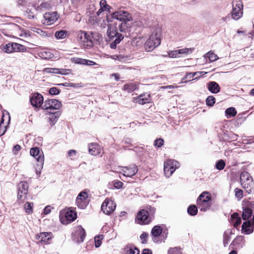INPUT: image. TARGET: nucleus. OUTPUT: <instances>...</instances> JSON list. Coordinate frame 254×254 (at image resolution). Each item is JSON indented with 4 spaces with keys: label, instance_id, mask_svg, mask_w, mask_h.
I'll use <instances>...</instances> for the list:
<instances>
[{
    "label": "nucleus",
    "instance_id": "1",
    "mask_svg": "<svg viewBox=\"0 0 254 254\" xmlns=\"http://www.w3.org/2000/svg\"><path fill=\"white\" fill-rule=\"evenodd\" d=\"M106 18L108 22H112L113 19H117L122 22L126 20L130 21L132 17L131 14L128 11L120 9L107 14Z\"/></svg>",
    "mask_w": 254,
    "mask_h": 254
},
{
    "label": "nucleus",
    "instance_id": "2",
    "mask_svg": "<svg viewBox=\"0 0 254 254\" xmlns=\"http://www.w3.org/2000/svg\"><path fill=\"white\" fill-rule=\"evenodd\" d=\"M211 196L208 192L201 193L196 200V204L201 211L205 212L209 209L211 205Z\"/></svg>",
    "mask_w": 254,
    "mask_h": 254
},
{
    "label": "nucleus",
    "instance_id": "3",
    "mask_svg": "<svg viewBox=\"0 0 254 254\" xmlns=\"http://www.w3.org/2000/svg\"><path fill=\"white\" fill-rule=\"evenodd\" d=\"M93 32H87L85 31H79L77 34L78 42L82 44L84 48L90 49L93 47Z\"/></svg>",
    "mask_w": 254,
    "mask_h": 254
},
{
    "label": "nucleus",
    "instance_id": "4",
    "mask_svg": "<svg viewBox=\"0 0 254 254\" xmlns=\"http://www.w3.org/2000/svg\"><path fill=\"white\" fill-rule=\"evenodd\" d=\"M161 44L160 34L156 30L154 31L149 36L148 39L144 44L145 50L146 52H151Z\"/></svg>",
    "mask_w": 254,
    "mask_h": 254
},
{
    "label": "nucleus",
    "instance_id": "5",
    "mask_svg": "<svg viewBox=\"0 0 254 254\" xmlns=\"http://www.w3.org/2000/svg\"><path fill=\"white\" fill-rule=\"evenodd\" d=\"M107 34L111 41H113L110 44V47L112 49H115L117 45L124 39L123 34L119 33L117 29L108 27Z\"/></svg>",
    "mask_w": 254,
    "mask_h": 254
},
{
    "label": "nucleus",
    "instance_id": "6",
    "mask_svg": "<svg viewBox=\"0 0 254 254\" xmlns=\"http://www.w3.org/2000/svg\"><path fill=\"white\" fill-rule=\"evenodd\" d=\"M30 153L38 162L36 168V174H38V171L39 174H40V171L43 167L44 162V156L43 151L38 147H33L30 149Z\"/></svg>",
    "mask_w": 254,
    "mask_h": 254
},
{
    "label": "nucleus",
    "instance_id": "7",
    "mask_svg": "<svg viewBox=\"0 0 254 254\" xmlns=\"http://www.w3.org/2000/svg\"><path fill=\"white\" fill-rule=\"evenodd\" d=\"M241 184L246 191L251 193L253 188V179L250 174L246 171H243L240 175Z\"/></svg>",
    "mask_w": 254,
    "mask_h": 254
},
{
    "label": "nucleus",
    "instance_id": "8",
    "mask_svg": "<svg viewBox=\"0 0 254 254\" xmlns=\"http://www.w3.org/2000/svg\"><path fill=\"white\" fill-rule=\"evenodd\" d=\"M152 220V216H149V211L143 209L137 214L135 222L140 225L149 224Z\"/></svg>",
    "mask_w": 254,
    "mask_h": 254
},
{
    "label": "nucleus",
    "instance_id": "9",
    "mask_svg": "<svg viewBox=\"0 0 254 254\" xmlns=\"http://www.w3.org/2000/svg\"><path fill=\"white\" fill-rule=\"evenodd\" d=\"M179 162L174 160L169 159L164 163V172L166 177L169 178L175 172Z\"/></svg>",
    "mask_w": 254,
    "mask_h": 254
},
{
    "label": "nucleus",
    "instance_id": "10",
    "mask_svg": "<svg viewBox=\"0 0 254 254\" xmlns=\"http://www.w3.org/2000/svg\"><path fill=\"white\" fill-rule=\"evenodd\" d=\"M88 194L86 192L82 191L80 192L76 200V203L77 207L81 209H84L88 204Z\"/></svg>",
    "mask_w": 254,
    "mask_h": 254
},
{
    "label": "nucleus",
    "instance_id": "11",
    "mask_svg": "<svg viewBox=\"0 0 254 254\" xmlns=\"http://www.w3.org/2000/svg\"><path fill=\"white\" fill-rule=\"evenodd\" d=\"M116 204L112 201L106 198L101 205V210L104 213L110 215L116 208Z\"/></svg>",
    "mask_w": 254,
    "mask_h": 254
},
{
    "label": "nucleus",
    "instance_id": "12",
    "mask_svg": "<svg viewBox=\"0 0 254 254\" xmlns=\"http://www.w3.org/2000/svg\"><path fill=\"white\" fill-rule=\"evenodd\" d=\"M121 168V171L123 172V176L127 177L133 176L138 171L137 166L134 164H131L128 166L122 167Z\"/></svg>",
    "mask_w": 254,
    "mask_h": 254
},
{
    "label": "nucleus",
    "instance_id": "13",
    "mask_svg": "<svg viewBox=\"0 0 254 254\" xmlns=\"http://www.w3.org/2000/svg\"><path fill=\"white\" fill-rule=\"evenodd\" d=\"M28 185L25 181L21 182L18 185V191L17 198L18 199L23 200L26 198L28 193Z\"/></svg>",
    "mask_w": 254,
    "mask_h": 254
},
{
    "label": "nucleus",
    "instance_id": "14",
    "mask_svg": "<svg viewBox=\"0 0 254 254\" xmlns=\"http://www.w3.org/2000/svg\"><path fill=\"white\" fill-rule=\"evenodd\" d=\"M43 97L38 93L33 94L30 98L31 105L36 108L41 106L43 103Z\"/></svg>",
    "mask_w": 254,
    "mask_h": 254
},
{
    "label": "nucleus",
    "instance_id": "15",
    "mask_svg": "<svg viewBox=\"0 0 254 254\" xmlns=\"http://www.w3.org/2000/svg\"><path fill=\"white\" fill-rule=\"evenodd\" d=\"M45 24L50 25L54 23L58 18L57 12H46L44 14Z\"/></svg>",
    "mask_w": 254,
    "mask_h": 254
},
{
    "label": "nucleus",
    "instance_id": "16",
    "mask_svg": "<svg viewBox=\"0 0 254 254\" xmlns=\"http://www.w3.org/2000/svg\"><path fill=\"white\" fill-rule=\"evenodd\" d=\"M244 241V237L243 236H237L232 241L230 247L234 249H240L243 247Z\"/></svg>",
    "mask_w": 254,
    "mask_h": 254
},
{
    "label": "nucleus",
    "instance_id": "17",
    "mask_svg": "<svg viewBox=\"0 0 254 254\" xmlns=\"http://www.w3.org/2000/svg\"><path fill=\"white\" fill-rule=\"evenodd\" d=\"M74 235L77 237L78 243L83 242L86 236L85 230L79 226L76 228Z\"/></svg>",
    "mask_w": 254,
    "mask_h": 254
},
{
    "label": "nucleus",
    "instance_id": "18",
    "mask_svg": "<svg viewBox=\"0 0 254 254\" xmlns=\"http://www.w3.org/2000/svg\"><path fill=\"white\" fill-rule=\"evenodd\" d=\"M208 90L213 94L218 93L220 91V87L215 81H210L207 84Z\"/></svg>",
    "mask_w": 254,
    "mask_h": 254
},
{
    "label": "nucleus",
    "instance_id": "19",
    "mask_svg": "<svg viewBox=\"0 0 254 254\" xmlns=\"http://www.w3.org/2000/svg\"><path fill=\"white\" fill-rule=\"evenodd\" d=\"M125 254H139V250L132 244L127 245L124 249Z\"/></svg>",
    "mask_w": 254,
    "mask_h": 254
},
{
    "label": "nucleus",
    "instance_id": "20",
    "mask_svg": "<svg viewBox=\"0 0 254 254\" xmlns=\"http://www.w3.org/2000/svg\"><path fill=\"white\" fill-rule=\"evenodd\" d=\"M51 233H41L36 236V239L39 240L40 242L45 244L48 243L51 238Z\"/></svg>",
    "mask_w": 254,
    "mask_h": 254
},
{
    "label": "nucleus",
    "instance_id": "21",
    "mask_svg": "<svg viewBox=\"0 0 254 254\" xmlns=\"http://www.w3.org/2000/svg\"><path fill=\"white\" fill-rule=\"evenodd\" d=\"M231 223L234 227L237 228L241 223V218L237 212L233 213L231 216Z\"/></svg>",
    "mask_w": 254,
    "mask_h": 254
},
{
    "label": "nucleus",
    "instance_id": "22",
    "mask_svg": "<svg viewBox=\"0 0 254 254\" xmlns=\"http://www.w3.org/2000/svg\"><path fill=\"white\" fill-rule=\"evenodd\" d=\"M49 112L50 113L49 122L51 125L53 126L57 122L61 113L60 111H56L54 112H51V111H50Z\"/></svg>",
    "mask_w": 254,
    "mask_h": 254
},
{
    "label": "nucleus",
    "instance_id": "23",
    "mask_svg": "<svg viewBox=\"0 0 254 254\" xmlns=\"http://www.w3.org/2000/svg\"><path fill=\"white\" fill-rule=\"evenodd\" d=\"M88 151L92 155H97L100 153L98 145L95 143H91L88 145Z\"/></svg>",
    "mask_w": 254,
    "mask_h": 254
},
{
    "label": "nucleus",
    "instance_id": "24",
    "mask_svg": "<svg viewBox=\"0 0 254 254\" xmlns=\"http://www.w3.org/2000/svg\"><path fill=\"white\" fill-rule=\"evenodd\" d=\"M138 88L137 83L135 82H130L124 85L123 89L128 93H131Z\"/></svg>",
    "mask_w": 254,
    "mask_h": 254
},
{
    "label": "nucleus",
    "instance_id": "25",
    "mask_svg": "<svg viewBox=\"0 0 254 254\" xmlns=\"http://www.w3.org/2000/svg\"><path fill=\"white\" fill-rule=\"evenodd\" d=\"M243 10L241 9H237L234 5H233V9L231 12L232 17L234 20H238L240 19L243 15Z\"/></svg>",
    "mask_w": 254,
    "mask_h": 254
},
{
    "label": "nucleus",
    "instance_id": "26",
    "mask_svg": "<svg viewBox=\"0 0 254 254\" xmlns=\"http://www.w3.org/2000/svg\"><path fill=\"white\" fill-rule=\"evenodd\" d=\"M130 21H125L122 22L119 25V30L121 32H127L128 31V29L130 28V24L129 23Z\"/></svg>",
    "mask_w": 254,
    "mask_h": 254
},
{
    "label": "nucleus",
    "instance_id": "27",
    "mask_svg": "<svg viewBox=\"0 0 254 254\" xmlns=\"http://www.w3.org/2000/svg\"><path fill=\"white\" fill-rule=\"evenodd\" d=\"M162 228L160 226H155L152 229L151 235L154 237H158L162 234Z\"/></svg>",
    "mask_w": 254,
    "mask_h": 254
},
{
    "label": "nucleus",
    "instance_id": "28",
    "mask_svg": "<svg viewBox=\"0 0 254 254\" xmlns=\"http://www.w3.org/2000/svg\"><path fill=\"white\" fill-rule=\"evenodd\" d=\"M253 211L251 210L243 207L242 218L244 220H248L252 215Z\"/></svg>",
    "mask_w": 254,
    "mask_h": 254
},
{
    "label": "nucleus",
    "instance_id": "29",
    "mask_svg": "<svg viewBox=\"0 0 254 254\" xmlns=\"http://www.w3.org/2000/svg\"><path fill=\"white\" fill-rule=\"evenodd\" d=\"M2 50L6 53L14 52L13 43H9L2 47Z\"/></svg>",
    "mask_w": 254,
    "mask_h": 254
},
{
    "label": "nucleus",
    "instance_id": "30",
    "mask_svg": "<svg viewBox=\"0 0 254 254\" xmlns=\"http://www.w3.org/2000/svg\"><path fill=\"white\" fill-rule=\"evenodd\" d=\"M237 114V111L234 107H230L225 110V115L228 118L234 117Z\"/></svg>",
    "mask_w": 254,
    "mask_h": 254
},
{
    "label": "nucleus",
    "instance_id": "31",
    "mask_svg": "<svg viewBox=\"0 0 254 254\" xmlns=\"http://www.w3.org/2000/svg\"><path fill=\"white\" fill-rule=\"evenodd\" d=\"M135 102L140 105H144L148 103L149 99L145 97V95L141 94L137 97L135 99Z\"/></svg>",
    "mask_w": 254,
    "mask_h": 254
},
{
    "label": "nucleus",
    "instance_id": "32",
    "mask_svg": "<svg viewBox=\"0 0 254 254\" xmlns=\"http://www.w3.org/2000/svg\"><path fill=\"white\" fill-rule=\"evenodd\" d=\"M187 211L190 215L195 216L198 212L197 207L195 205H190L188 207Z\"/></svg>",
    "mask_w": 254,
    "mask_h": 254
},
{
    "label": "nucleus",
    "instance_id": "33",
    "mask_svg": "<svg viewBox=\"0 0 254 254\" xmlns=\"http://www.w3.org/2000/svg\"><path fill=\"white\" fill-rule=\"evenodd\" d=\"M243 207L254 211V201L249 200H244L243 201Z\"/></svg>",
    "mask_w": 254,
    "mask_h": 254
},
{
    "label": "nucleus",
    "instance_id": "34",
    "mask_svg": "<svg viewBox=\"0 0 254 254\" xmlns=\"http://www.w3.org/2000/svg\"><path fill=\"white\" fill-rule=\"evenodd\" d=\"M13 48L14 52H24L26 51V48L25 46L17 43H13Z\"/></svg>",
    "mask_w": 254,
    "mask_h": 254
},
{
    "label": "nucleus",
    "instance_id": "35",
    "mask_svg": "<svg viewBox=\"0 0 254 254\" xmlns=\"http://www.w3.org/2000/svg\"><path fill=\"white\" fill-rule=\"evenodd\" d=\"M67 35V31L65 30H60L56 31L55 33V36L57 39H63L65 38Z\"/></svg>",
    "mask_w": 254,
    "mask_h": 254
},
{
    "label": "nucleus",
    "instance_id": "36",
    "mask_svg": "<svg viewBox=\"0 0 254 254\" xmlns=\"http://www.w3.org/2000/svg\"><path fill=\"white\" fill-rule=\"evenodd\" d=\"M100 5L102 8H103L104 11H107L111 13V7L107 3L106 0H101L100 2Z\"/></svg>",
    "mask_w": 254,
    "mask_h": 254
},
{
    "label": "nucleus",
    "instance_id": "37",
    "mask_svg": "<svg viewBox=\"0 0 254 254\" xmlns=\"http://www.w3.org/2000/svg\"><path fill=\"white\" fill-rule=\"evenodd\" d=\"M232 234V232H228L227 231H225L224 233V234H223V245H224V246L225 247H226L228 244V243L230 241V239H231V237H230V234Z\"/></svg>",
    "mask_w": 254,
    "mask_h": 254
},
{
    "label": "nucleus",
    "instance_id": "38",
    "mask_svg": "<svg viewBox=\"0 0 254 254\" xmlns=\"http://www.w3.org/2000/svg\"><path fill=\"white\" fill-rule=\"evenodd\" d=\"M205 58H208L209 59V60L210 62H214V61H216L218 59V57L217 55H216L215 54H214L212 51L208 52L206 54V56H205Z\"/></svg>",
    "mask_w": 254,
    "mask_h": 254
},
{
    "label": "nucleus",
    "instance_id": "39",
    "mask_svg": "<svg viewBox=\"0 0 254 254\" xmlns=\"http://www.w3.org/2000/svg\"><path fill=\"white\" fill-rule=\"evenodd\" d=\"M53 102L51 103V110H58L62 106V103L57 100V99H52Z\"/></svg>",
    "mask_w": 254,
    "mask_h": 254
},
{
    "label": "nucleus",
    "instance_id": "40",
    "mask_svg": "<svg viewBox=\"0 0 254 254\" xmlns=\"http://www.w3.org/2000/svg\"><path fill=\"white\" fill-rule=\"evenodd\" d=\"M66 219L70 221H73L76 218V214L72 211H67L65 214Z\"/></svg>",
    "mask_w": 254,
    "mask_h": 254
},
{
    "label": "nucleus",
    "instance_id": "41",
    "mask_svg": "<svg viewBox=\"0 0 254 254\" xmlns=\"http://www.w3.org/2000/svg\"><path fill=\"white\" fill-rule=\"evenodd\" d=\"M40 57L43 59H50L54 57V55L49 51H43L40 53Z\"/></svg>",
    "mask_w": 254,
    "mask_h": 254
},
{
    "label": "nucleus",
    "instance_id": "42",
    "mask_svg": "<svg viewBox=\"0 0 254 254\" xmlns=\"http://www.w3.org/2000/svg\"><path fill=\"white\" fill-rule=\"evenodd\" d=\"M225 165V161L222 159H220L216 162L215 167L217 170H222L224 168Z\"/></svg>",
    "mask_w": 254,
    "mask_h": 254
},
{
    "label": "nucleus",
    "instance_id": "43",
    "mask_svg": "<svg viewBox=\"0 0 254 254\" xmlns=\"http://www.w3.org/2000/svg\"><path fill=\"white\" fill-rule=\"evenodd\" d=\"M51 7V4L49 2L45 1L41 2L38 6V8L40 10H44L49 9Z\"/></svg>",
    "mask_w": 254,
    "mask_h": 254
},
{
    "label": "nucleus",
    "instance_id": "44",
    "mask_svg": "<svg viewBox=\"0 0 254 254\" xmlns=\"http://www.w3.org/2000/svg\"><path fill=\"white\" fill-rule=\"evenodd\" d=\"M208 106L212 107L215 103V98L213 96H209L205 100Z\"/></svg>",
    "mask_w": 254,
    "mask_h": 254
},
{
    "label": "nucleus",
    "instance_id": "45",
    "mask_svg": "<svg viewBox=\"0 0 254 254\" xmlns=\"http://www.w3.org/2000/svg\"><path fill=\"white\" fill-rule=\"evenodd\" d=\"M194 48H183L178 50V53L180 54H185L188 55L192 53L194 50Z\"/></svg>",
    "mask_w": 254,
    "mask_h": 254
},
{
    "label": "nucleus",
    "instance_id": "46",
    "mask_svg": "<svg viewBox=\"0 0 254 254\" xmlns=\"http://www.w3.org/2000/svg\"><path fill=\"white\" fill-rule=\"evenodd\" d=\"M53 102L52 99H48L45 101L44 105L42 106V109L45 110H50L51 111V103Z\"/></svg>",
    "mask_w": 254,
    "mask_h": 254
},
{
    "label": "nucleus",
    "instance_id": "47",
    "mask_svg": "<svg viewBox=\"0 0 254 254\" xmlns=\"http://www.w3.org/2000/svg\"><path fill=\"white\" fill-rule=\"evenodd\" d=\"M59 68H51V67H47L43 69V71L45 73H54V74H58L59 72Z\"/></svg>",
    "mask_w": 254,
    "mask_h": 254
},
{
    "label": "nucleus",
    "instance_id": "48",
    "mask_svg": "<svg viewBox=\"0 0 254 254\" xmlns=\"http://www.w3.org/2000/svg\"><path fill=\"white\" fill-rule=\"evenodd\" d=\"M33 205V203H30L28 202H27L25 204L24 208L25 209V211L27 213L31 214L33 212V209H32Z\"/></svg>",
    "mask_w": 254,
    "mask_h": 254
},
{
    "label": "nucleus",
    "instance_id": "49",
    "mask_svg": "<svg viewBox=\"0 0 254 254\" xmlns=\"http://www.w3.org/2000/svg\"><path fill=\"white\" fill-rule=\"evenodd\" d=\"M232 3L233 5L234 4V7H236L237 9H241V10H243V4L241 0H234L233 1Z\"/></svg>",
    "mask_w": 254,
    "mask_h": 254
},
{
    "label": "nucleus",
    "instance_id": "50",
    "mask_svg": "<svg viewBox=\"0 0 254 254\" xmlns=\"http://www.w3.org/2000/svg\"><path fill=\"white\" fill-rule=\"evenodd\" d=\"M181 248L175 247L169 249L168 254H181Z\"/></svg>",
    "mask_w": 254,
    "mask_h": 254
},
{
    "label": "nucleus",
    "instance_id": "51",
    "mask_svg": "<svg viewBox=\"0 0 254 254\" xmlns=\"http://www.w3.org/2000/svg\"><path fill=\"white\" fill-rule=\"evenodd\" d=\"M61 90L57 87H51L49 90V93L51 95H57L60 93Z\"/></svg>",
    "mask_w": 254,
    "mask_h": 254
},
{
    "label": "nucleus",
    "instance_id": "52",
    "mask_svg": "<svg viewBox=\"0 0 254 254\" xmlns=\"http://www.w3.org/2000/svg\"><path fill=\"white\" fill-rule=\"evenodd\" d=\"M164 144V140L159 138L155 140L154 145L157 147H161Z\"/></svg>",
    "mask_w": 254,
    "mask_h": 254
},
{
    "label": "nucleus",
    "instance_id": "53",
    "mask_svg": "<svg viewBox=\"0 0 254 254\" xmlns=\"http://www.w3.org/2000/svg\"><path fill=\"white\" fill-rule=\"evenodd\" d=\"M235 196L239 199H241L243 196V190L240 189L236 188L235 190Z\"/></svg>",
    "mask_w": 254,
    "mask_h": 254
},
{
    "label": "nucleus",
    "instance_id": "54",
    "mask_svg": "<svg viewBox=\"0 0 254 254\" xmlns=\"http://www.w3.org/2000/svg\"><path fill=\"white\" fill-rule=\"evenodd\" d=\"M145 210H147L149 211V216H152L153 219V215L155 212L156 209L151 206H148L146 207V209Z\"/></svg>",
    "mask_w": 254,
    "mask_h": 254
},
{
    "label": "nucleus",
    "instance_id": "55",
    "mask_svg": "<svg viewBox=\"0 0 254 254\" xmlns=\"http://www.w3.org/2000/svg\"><path fill=\"white\" fill-rule=\"evenodd\" d=\"M148 236V234L146 232H143L142 233V234L140 236V239L141 240L142 243L144 244L146 243Z\"/></svg>",
    "mask_w": 254,
    "mask_h": 254
},
{
    "label": "nucleus",
    "instance_id": "56",
    "mask_svg": "<svg viewBox=\"0 0 254 254\" xmlns=\"http://www.w3.org/2000/svg\"><path fill=\"white\" fill-rule=\"evenodd\" d=\"M73 61L75 64H83V65H85V62H86L85 59H83L78 58L74 59Z\"/></svg>",
    "mask_w": 254,
    "mask_h": 254
},
{
    "label": "nucleus",
    "instance_id": "57",
    "mask_svg": "<svg viewBox=\"0 0 254 254\" xmlns=\"http://www.w3.org/2000/svg\"><path fill=\"white\" fill-rule=\"evenodd\" d=\"M59 70L58 74L61 75H67L69 73V71H70V69L63 68H59Z\"/></svg>",
    "mask_w": 254,
    "mask_h": 254
},
{
    "label": "nucleus",
    "instance_id": "58",
    "mask_svg": "<svg viewBox=\"0 0 254 254\" xmlns=\"http://www.w3.org/2000/svg\"><path fill=\"white\" fill-rule=\"evenodd\" d=\"M180 53H178V50L176 51H171L169 53V56L171 58H177L179 57Z\"/></svg>",
    "mask_w": 254,
    "mask_h": 254
},
{
    "label": "nucleus",
    "instance_id": "59",
    "mask_svg": "<svg viewBox=\"0 0 254 254\" xmlns=\"http://www.w3.org/2000/svg\"><path fill=\"white\" fill-rule=\"evenodd\" d=\"M102 244L101 241L99 237H95V245L96 248L99 247Z\"/></svg>",
    "mask_w": 254,
    "mask_h": 254
},
{
    "label": "nucleus",
    "instance_id": "60",
    "mask_svg": "<svg viewBox=\"0 0 254 254\" xmlns=\"http://www.w3.org/2000/svg\"><path fill=\"white\" fill-rule=\"evenodd\" d=\"M123 185V183L120 181L116 182L114 184L115 188L118 189L121 188L122 187Z\"/></svg>",
    "mask_w": 254,
    "mask_h": 254
},
{
    "label": "nucleus",
    "instance_id": "61",
    "mask_svg": "<svg viewBox=\"0 0 254 254\" xmlns=\"http://www.w3.org/2000/svg\"><path fill=\"white\" fill-rule=\"evenodd\" d=\"M21 149V146L18 144H16L13 147L12 151L14 154H16V152L19 151Z\"/></svg>",
    "mask_w": 254,
    "mask_h": 254
},
{
    "label": "nucleus",
    "instance_id": "62",
    "mask_svg": "<svg viewBox=\"0 0 254 254\" xmlns=\"http://www.w3.org/2000/svg\"><path fill=\"white\" fill-rule=\"evenodd\" d=\"M51 211V206L50 205H48L45 207L44 209V213L45 214H48L50 213Z\"/></svg>",
    "mask_w": 254,
    "mask_h": 254
},
{
    "label": "nucleus",
    "instance_id": "63",
    "mask_svg": "<svg viewBox=\"0 0 254 254\" xmlns=\"http://www.w3.org/2000/svg\"><path fill=\"white\" fill-rule=\"evenodd\" d=\"M5 130H6V127L5 126L2 127V126H1V125H0V136L2 135L4 133V132H5Z\"/></svg>",
    "mask_w": 254,
    "mask_h": 254
},
{
    "label": "nucleus",
    "instance_id": "64",
    "mask_svg": "<svg viewBox=\"0 0 254 254\" xmlns=\"http://www.w3.org/2000/svg\"><path fill=\"white\" fill-rule=\"evenodd\" d=\"M142 254H152V251L148 249L143 250Z\"/></svg>",
    "mask_w": 254,
    "mask_h": 254
}]
</instances>
